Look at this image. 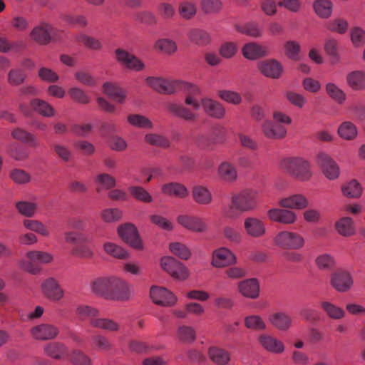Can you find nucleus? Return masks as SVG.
<instances>
[{"label": "nucleus", "mask_w": 365, "mask_h": 365, "mask_svg": "<svg viewBox=\"0 0 365 365\" xmlns=\"http://www.w3.org/2000/svg\"><path fill=\"white\" fill-rule=\"evenodd\" d=\"M232 205L224 210L225 216L235 220L243 212L256 210L259 205V194L254 189H244L232 195Z\"/></svg>", "instance_id": "f257e3e1"}, {"label": "nucleus", "mask_w": 365, "mask_h": 365, "mask_svg": "<svg viewBox=\"0 0 365 365\" xmlns=\"http://www.w3.org/2000/svg\"><path fill=\"white\" fill-rule=\"evenodd\" d=\"M145 85L155 91H198L196 85L180 79L166 78L162 76H148L145 78Z\"/></svg>", "instance_id": "f03ea898"}, {"label": "nucleus", "mask_w": 365, "mask_h": 365, "mask_svg": "<svg viewBox=\"0 0 365 365\" xmlns=\"http://www.w3.org/2000/svg\"><path fill=\"white\" fill-rule=\"evenodd\" d=\"M279 168L300 181H308L312 176L308 160L301 157H287L279 163Z\"/></svg>", "instance_id": "7ed1b4c3"}, {"label": "nucleus", "mask_w": 365, "mask_h": 365, "mask_svg": "<svg viewBox=\"0 0 365 365\" xmlns=\"http://www.w3.org/2000/svg\"><path fill=\"white\" fill-rule=\"evenodd\" d=\"M273 243L277 247L282 250H299L304 247L305 239L297 232L282 230L274 235Z\"/></svg>", "instance_id": "20e7f679"}, {"label": "nucleus", "mask_w": 365, "mask_h": 365, "mask_svg": "<svg viewBox=\"0 0 365 365\" xmlns=\"http://www.w3.org/2000/svg\"><path fill=\"white\" fill-rule=\"evenodd\" d=\"M160 266L164 271L177 280L185 281L190 277L189 269L173 257H163L160 259Z\"/></svg>", "instance_id": "39448f33"}, {"label": "nucleus", "mask_w": 365, "mask_h": 365, "mask_svg": "<svg viewBox=\"0 0 365 365\" xmlns=\"http://www.w3.org/2000/svg\"><path fill=\"white\" fill-rule=\"evenodd\" d=\"M185 103L187 105H192L195 110H198L202 106L205 113L212 118L220 119L225 115L223 106L220 103L210 98L202 99L200 103L190 96L186 98Z\"/></svg>", "instance_id": "423d86ee"}, {"label": "nucleus", "mask_w": 365, "mask_h": 365, "mask_svg": "<svg viewBox=\"0 0 365 365\" xmlns=\"http://www.w3.org/2000/svg\"><path fill=\"white\" fill-rule=\"evenodd\" d=\"M118 234L132 248L137 250H143L144 249L143 242L137 227L134 225L126 223L120 225L118 227Z\"/></svg>", "instance_id": "0eeeda50"}, {"label": "nucleus", "mask_w": 365, "mask_h": 365, "mask_svg": "<svg viewBox=\"0 0 365 365\" xmlns=\"http://www.w3.org/2000/svg\"><path fill=\"white\" fill-rule=\"evenodd\" d=\"M150 297L152 302L159 306L171 307L176 304L177 297L165 287L152 286L150 289Z\"/></svg>", "instance_id": "6e6552de"}, {"label": "nucleus", "mask_w": 365, "mask_h": 365, "mask_svg": "<svg viewBox=\"0 0 365 365\" xmlns=\"http://www.w3.org/2000/svg\"><path fill=\"white\" fill-rule=\"evenodd\" d=\"M316 163L327 179L333 180L339 178V167L328 154L323 152L318 153Z\"/></svg>", "instance_id": "1a4fd4ad"}, {"label": "nucleus", "mask_w": 365, "mask_h": 365, "mask_svg": "<svg viewBox=\"0 0 365 365\" xmlns=\"http://www.w3.org/2000/svg\"><path fill=\"white\" fill-rule=\"evenodd\" d=\"M236 263L235 254L227 247H219L212 252L211 264L214 267L223 268Z\"/></svg>", "instance_id": "9d476101"}, {"label": "nucleus", "mask_w": 365, "mask_h": 365, "mask_svg": "<svg viewBox=\"0 0 365 365\" xmlns=\"http://www.w3.org/2000/svg\"><path fill=\"white\" fill-rule=\"evenodd\" d=\"M257 68L263 76L272 79L279 78L284 72L282 64L274 58L258 62Z\"/></svg>", "instance_id": "9b49d317"}, {"label": "nucleus", "mask_w": 365, "mask_h": 365, "mask_svg": "<svg viewBox=\"0 0 365 365\" xmlns=\"http://www.w3.org/2000/svg\"><path fill=\"white\" fill-rule=\"evenodd\" d=\"M133 295V290L129 284L123 279L115 277L108 299L125 301Z\"/></svg>", "instance_id": "f8f14e48"}, {"label": "nucleus", "mask_w": 365, "mask_h": 365, "mask_svg": "<svg viewBox=\"0 0 365 365\" xmlns=\"http://www.w3.org/2000/svg\"><path fill=\"white\" fill-rule=\"evenodd\" d=\"M115 53L117 61L125 68L135 71H141L145 69V63L140 58L125 50L118 48Z\"/></svg>", "instance_id": "ddd939ff"}, {"label": "nucleus", "mask_w": 365, "mask_h": 365, "mask_svg": "<svg viewBox=\"0 0 365 365\" xmlns=\"http://www.w3.org/2000/svg\"><path fill=\"white\" fill-rule=\"evenodd\" d=\"M330 283L337 292H346L353 286L354 279L349 272L338 270L331 274Z\"/></svg>", "instance_id": "4468645a"}, {"label": "nucleus", "mask_w": 365, "mask_h": 365, "mask_svg": "<svg viewBox=\"0 0 365 365\" xmlns=\"http://www.w3.org/2000/svg\"><path fill=\"white\" fill-rule=\"evenodd\" d=\"M267 215L272 222L284 225H293L297 220V214L287 208H270L267 210Z\"/></svg>", "instance_id": "2eb2a0df"}, {"label": "nucleus", "mask_w": 365, "mask_h": 365, "mask_svg": "<svg viewBox=\"0 0 365 365\" xmlns=\"http://www.w3.org/2000/svg\"><path fill=\"white\" fill-rule=\"evenodd\" d=\"M257 341L260 346L267 352L274 354H281L285 351L284 343L278 338L269 334L259 335Z\"/></svg>", "instance_id": "dca6fc26"}, {"label": "nucleus", "mask_w": 365, "mask_h": 365, "mask_svg": "<svg viewBox=\"0 0 365 365\" xmlns=\"http://www.w3.org/2000/svg\"><path fill=\"white\" fill-rule=\"evenodd\" d=\"M41 288L43 296L51 301L58 302L64 297L63 289L58 282L53 277L44 280Z\"/></svg>", "instance_id": "f3484780"}, {"label": "nucleus", "mask_w": 365, "mask_h": 365, "mask_svg": "<svg viewBox=\"0 0 365 365\" xmlns=\"http://www.w3.org/2000/svg\"><path fill=\"white\" fill-rule=\"evenodd\" d=\"M126 98V93H103V96L97 97V103L104 111L113 113L115 110L113 103H123Z\"/></svg>", "instance_id": "a211bd4d"}, {"label": "nucleus", "mask_w": 365, "mask_h": 365, "mask_svg": "<svg viewBox=\"0 0 365 365\" xmlns=\"http://www.w3.org/2000/svg\"><path fill=\"white\" fill-rule=\"evenodd\" d=\"M54 34L55 29L51 24L43 22L31 30L30 37L38 44L46 45Z\"/></svg>", "instance_id": "6ab92c4d"}, {"label": "nucleus", "mask_w": 365, "mask_h": 365, "mask_svg": "<svg viewBox=\"0 0 365 365\" xmlns=\"http://www.w3.org/2000/svg\"><path fill=\"white\" fill-rule=\"evenodd\" d=\"M244 228L250 237L260 238L265 235L267 227L265 222L255 217H247L244 220Z\"/></svg>", "instance_id": "aec40b11"}, {"label": "nucleus", "mask_w": 365, "mask_h": 365, "mask_svg": "<svg viewBox=\"0 0 365 365\" xmlns=\"http://www.w3.org/2000/svg\"><path fill=\"white\" fill-rule=\"evenodd\" d=\"M115 278V276H108L95 279L90 284L91 292L108 299Z\"/></svg>", "instance_id": "412c9836"}, {"label": "nucleus", "mask_w": 365, "mask_h": 365, "mask_svg": "<svg viewBox=\"0 0 365 365\" xmlns=\"http://www.w3.org/2000/svg\"><path fill=\"white\" fill-rule=\"evenodd\" d=\"M177 221L183 227L194 232H203L207 228L206 223L201 218L195 216L179 215Z\"/></svg>", "instance_id": "4be33fe9"}, {"label": "nucleus", "mask_w": 365, "mask_h": 365, "mask_svg": "<svg viewBox=\"0 0 365 365\" xmlns=\"http://www.w3.org/2000/svg\"><path fill=\"white\" fill-rule=\"evenodd\" d=\"M31 334L36 340L46 341L56 338L58 334V329L50 324H41L34 327L31 329Z\"/></svg>", "instance_id": "5701e85b"}, {"label": "nucleus", "mask_w": 365, "mask_h": 365, "mask_svg": "<svg viewBox=\"0 0 365 365\" xmlns=\"http://www.w3.org/2000/svg\"><path fill=\"white\" fill-rule=\"evenodd\" d=\"M309 205L308 199L302 194H294L279 200V205L289 210H303Z\"/></svg>", "instance_id": "b1692460"}, {"label": "nucleus", "mask_w": 365, "mask_h": 365, "mask_svg": "<svg viewBox=\"0 0 365 365\" xmlns=\"http://www.w3.org/2000/svg\"><path fill=\"white\" fill-rule=\"evenodd\" d=\"M239 292L248 299H257L259 296V283L256 278H250L240 282L238 284Z\"/></svg>", "instance_id": "393cba45"}, {"label": "nucleus", "mask_w": 365, "mask_h": 365, "mask_svg": "<svg viewBox=\"0 0 365 365\" xmlns=\"http://www.w3.org/2000/svg\"><path fill=\"white\" fill-rule=\"evenodd\" d=\"M264 135L268 138L281 139L286 136L287 129L283 125L276 124L270 120H266L262 125Z\"/></svg>", "instance_id": "a878e982"}, {"label": "nucleus", "mask_w": 365, "mask_h": 365, "mask_svg": "<svg viewBox=\"0 0 365 365\" xmlns=\"http://www.w3.org/2000/svg\"><path fill=\"white\" fill-rule=\"evenodd\" d=\"M268 320L273 327L279 331H287L292 326L290 317L282 312H274L269 314Z\"/></svg>", "instance_id": "bb28decb"}, {"label": "nucleus", "mask_w": 365, "mask_h": 365, "mask_svg": "<svg viewBox=\"0 0 365 365\" xmlns=\"http://www.w3.org/2000/svg\"><path fill=\"white\" fill-rule=\"evenodd\" d=\"M210 360L217 365H227L231 360V354L224 349L210 346L207 350Z\"/></svg>", "instance_id": "cd10ccee"}, {"label": "nucleus", "mask_w": 365, "mask_h": 365, "mask_svg": "<svg viewBox=\"0 0 365 365\" xmlns=\"http://www.w3.org/2000/svg\"><path fill=\"white\" fill-rule=\"evenodd\" d=\"M192 195L194 201L202 205H210L213 200L211 191L208 187L203 185L194 186L192 190Z\"/></svg>", "instance_id": "c85d7f7f"}, {"label": "nucleus", "mask_w": 365, "mask_h": 365, "mask_svg": "<svg viewBox=\"0 0 365 365\" xmlns=\"http://www.w3.org/2000/svg\"><path fill=\"white\" fill-rule=\"evenodd\" d=\"M242 54L247 59L255 60L266 56L267 52L265 47L257 43L251 42L243 46Z\"/></svg>", "instance_id": "c756f323"}, {"label": "nucleus", "mask_w": 365, "mask_h": 365, "mask_svg": "<svg viewBox=\"0 0 365 365\" xmlns=\"http://www.w3.org/2000/svg\"><path fill=\"white\" fill-rule=\"evenodd\" d=\"M219 178L226 182H232L237 178V172L235 167L230 163H222L217 170Z\"/></svg>", "instance_id": "7c9ffc66"}, {"label": "nucleus", "mask_w": 365, "mask_h": 365, "mask_svg": "<svg viewBox=\"0 0 365 365\" xmlns=\"http://www.w3.org/2000/svg\"><path fill=\"white\" fill-rule=\"evenodd\" d=\"M335 229L339 235L346 237L353 236L356 233L354 221L349 217L339 219L335 223Z\"/></svg>", "instance_id": "2f4dec72"}, {"label": "nucleus", "mask_w": 365, "mask_h": 365, "mask_svg": "<svg viewBox=\"0 0 365 365\" xmlns=\"http://www.w3.org/2000/svg\"><path fill=\"white\" fill-rule=\"evenodd\" d=\"M162 192L165 195L185 199L189 195L186 187L180 183L170 182L162 187Z\"/></svg>", "instance_id": "473e14b6"}, {"label": "nucleus", "mask_w": 365, "mask_h": 365, "mask_svg": "<svg viewBox=\"0 0 365 365\" xmlns=\"http://www.w3.org/2000/svg\"><path fill=\"white\" fill-rule=\"evenodd\" d=\"M31 108L38 114L51 118L55 115V110L47 102L35 98L30 101Z\"/></svg>", "instance_id": "72a5a7b5"}, {"label": "nucleus", "mask_w": 365, "mask_h": 365, "mask_svg": "<svg viewBox=\"0 0 365 365\" xmlns=\"http://www.w3.org/2000/svg\"><path fill=\"white\" fill-rule=\"evenodd\" d=\"M197 11V5L192 1L182 0L178 4V14L185 20H190L194 18Z\"/></svg>", "instance_id": "f704fd0d"}, {"label": "nucleus", "mask_w": 365, "mask_h": 365, "mask_svg": "<svg viewBox=\"0 0 365 365\" xmlns=\"http://www.w3.org/2000/svg\"><path fill=\"white\" fill-rule=\"evenodd\" d=\"M349 86L354 90L365 89V72L355 71L349 73L346 76Z\"/></svg>", "instance_id": "c9c22d12"}, {"label": "nucleus", "mask_w": 365, "mask_h": 365, "mask_svg": "<svg viewBox=\"0 0 365 365\" xmlns=\"http://www.w3.org/2000/svg\"><path fill=\"white\" fill-rule=\"evenodd\" d=\"M176 336L180 342L191 344L196 339V332L193 327L183 325L178 327Z\"/></svg>", "instance_id": "e433bc0d"}, {"label": "nucleus", "mask_w": 365, "mask_h": 365, "mask_svg": "<svg viewBox=\"0 0 365 365\" xmlns=\"http://www.w3.org/2000/svg\"><path fill=\"white\" fill-rule=\"evenodd\" d=\"M91 325L95 328L103 329L108 331H117L120 329L119 324L108 318L92 319Z\"/></svg>", "instance_id": "4c0bfd02"}, {"label": "nucleus", "mask_w": 365, "mask_h": 365, "mask_svg": "<svg viewBox=\"0 0 365 365\" xmlns=\"http://www.w3.org/2000/svg\"><path fill=\"white\" fill-rule=\"evenodd\" d=\"M313 9L319 17L327 19L332 13L333 4L329 0H316L313 3Z\"/></svg>", "instance_id": "58836bf2"}, {"label": "nucleus", "mask_w": 365, "mask_h": 365, "mask_svg": "<svg viewBox=\"0 0 365 365\" xmlns=\"http://www.w3.org/2000/svg\"><path fill=\"white\" fill-rule=\"evenodd\" d=\"M12 137L24 143H28L30 146L36 148L39 145V142L36 137L33 134L21 128L14 129L11 132Z\"/></svg>", "instance_id": "ea45409f"}, {"label": "nucleus", "mask_w": 365, "mask_h": 365, "mask_svg": "<svg viewBox=\"0 0 365 365\" xmlns=\"http://www.w3.org/2000/svg\"><path fill=\"white\" fill-rule=\"evenodd\" d=\"M244 322L245 327L248 329L256 331H261L267 329V324L259 315H248L245 318Z\"/></svg>", "instance_id": "a19ab883"}, {"label": "nucleus", "mask_w": 365, "mask_h": 365, "mask_svg": "<svg viewBox=\"0 0 365 365\" xmlns=\"http://www.w3.org/2000/svg\"><path fill=\"white\" fill-rule=\"evenodd\" d=\"M103 249L108 255L117 259H125L130 257V254L126 250L113 242H106Z\"/></svg>", "instance_id": "79ce46f5"}, {"label": "nucleus", "mask_w": 365, "mask_h": 365, "mask_svg": "<svg viewBox=\"0 0 365 365\" xmlns=\"http://www.w3.org/2000/svg\"><path fill=\"white\" fill-rule=\"evenodd\" d=\"M26 257L31 262L41 264H50L53 261V255L41 250H31L26 253Z\"/></svg>", "instance_id": "37998d69"}, {"label": "nucleus", "mask_w": 365, "mask_h": 365, "mask_svg": "<svg viewBox=\"0 0 365 365\" xmlns=\"http://www.w3.org/2000/svg\"><path fill=\"white\" fill-rule=\"evenodd\" d=\"M26 78V73L24 68L16 67L11 68L7 76V81L9 85L17 86L23 84Z\"/></svg>", "instance_id": "c03bdc74"}, {"label": "nucleus", "mask_w": 365, "mask_h": 365, "mask_svg": "<svg viewBox=\"0 0 365 365\" xmlns=\"http://www.w3.org/2000/svg\"><path fill=\"white\" fill-rule=\"evenodd\" d=\"M337 133L344 140H351L357 136L358 130L354 124L345 121L339 126Z\"/></svg>", "instance_id": "a18cd8bd"}, {"label": "nucleus", "mask_w": 365, "mask_h": 365, "mask_svg": "<svg viewBox=\"0 0 365 365\" xmlns=\"http://www.w3.org/2000/svg\"><path fill=\"white\" fill-rule=\"evenodd\" d=\"M45 354L55 359H61L66 352V347L58 342H52L46 344L43 348Z\"/></svg>", "instance_id": "49530a36"}, {"label": "nucleus", "mask_w": 365, "mask_h": 365, "mask_svg": "<svg viewBox=\"0 0 365 365\" xmlns=\"http://www.w3.org/2000/svg\"><path fill=\"white\" fill-rule=\"evenodd\" d=\"M23 225L26 229L36 232L43 237H48L50 236V232L48 228L39 220L26 219L23 221Z\"/></svg>", "instance_id": "de8ad7c7"}, {"label": "nucleus", "mask_w": 365, "mask_h": 365, "mask_svg": "<svg viewBox=\"0 0 365 365\" xmlns=\"http://www.w3.org/2000/svg\"><path fill=\"white\" fill-rule=\"evenodd\" d=\"M169 250L174 255L183 260L189 259L192 255L190 248L186 245L179 242L170 243Z\"/></svg>", "instance_id": "09e8293b"}, {"label": "nucleus", "mask_w": 365, "mask_h": 365, "mask_svg": "<svg viewBox=\"0 0 365 365\" xmlns=\"http://www.w3.org/2000/svg\"><path fill=\"white\" fill-rule=\"evenodd\" d=\"M188 38L192 42L199 46L207 45L210 41V36L209 34L200 29H193L190 31L188 33Z\"/></svg>", "instance_id": "8fccbe9b"}, {"label": "nucleus", "mask_w": 365, "mask_h": 365, "mask_svg": "<svg viewBox=\"0 0 365 365\" xmlns=\"http://www.w3.org/2000/svg\"><path fill=\"white\" fill-rule=\"evenodd\" d=\"M236 29L240 33L254 38H259L262 35V30L257 23H247L243 25H237Z\"/></svg>", "instance_id": "3c124183"}, {"label": "nucleus", "mask_w": 365, "mask_h": 365, "mask_svg": "<svg viewBox=\"0 0 365 365\" xmlns=\"http://www.w3.org/2000/svg\"><path fill=\"white\" fill-rule=\"evenodd\" d=\"M200 6L205 14H215L222 9L223 4L220 0H201Z\"/></svg>", "instance_id": "603ef678"}, {"label": "nucleus", "mask_w": 365, "mask_h": 365, "mask_svg": "<svg viewBox=\"0 0 365 365\" xmlns=\"http://www.w3.org/2000/svg\"><path fill=\"white\" fill-rule=\"evenodd\" d=\"M321 306L327 314L333 319H340L345 316V312L342 308L329 302H323Z\"/></svg>", "instance_id": "864d4df0"}, {"label": "nucleus", "mask_w": 365, "mask_h": 365, "mask_svg": "<svg viewBox=\"0 0 365 365\" xmlns=\"http://www.w3.org/2000/svg\"><path fill=\"white\" fill-rule=\"evenodd\" d=\"M342 192L347 197L358 198L362 193V187L356 180H353L342 187Z\"/></svg>", "instance_id": "5fc2aeb1"}, {"label": "nucleus", "mask_w": 365, "mask_h": 365, "mask_svg": "<svg viewBox=\"0 0 365 365\" xmlns=\"http://www.w3.org/2000/svg\"><path fill=\"white\" fill-rule=\"evenodd\" d=\"M77 316L81 319L88 318L90 322L92 319H96L99 314V311L93 307L86 304H80L76 309Z\"/></svg>", "instance_id": "6e6d98bb"}, {"label": "nucleus", "mask_w": 365, "mask_h": 365, "mask_svg": "<svg viewBox=\"0 0 365 365\" xmlns=\"http://www.w3.org/2000/svg\"><path fill=\"white\" fill-rule=\"evenodd\" d=\"M128 190L133 197L137 200L149 203L153 201L151 195L143 187L140 186H130Z\"/></svg>", "instance_id": "4d7b16f0"}, {"label": "nucleus", "mask_w": 365, "mask_h": 365, "mask_svg": "<svg viewBox=\"0 0 365 365\" xmlns=\"http://www.w3.org/2000/svg\"><path fill=\"white\" fill-rule=\"evenodd\" d=\"M96 182L98 185V190H109L116 185V180L111 175L103 173L97 175Z\"/></svg>", "instance_id": "13d9d810"}, {"label": "nucleus", "mask_w": 365, "mask_h": 365, "mask_svg": "<svg viewBox=\"0 0 365 365\" xmlns=\"http://www.w3.org/2000/svg\"><path fill=\"white\" fill-rule=\"evenodd\" d=\"M155 48L166 54H173L177 51V44L171 39L160 38L155 42Z\"/></svg>", "instance_id": "bf43d9fd"}, {"label": "nucleus", "mask_w": 365, "mask_h": 365, "mask_svg": "<svg viewBox=\"0 0 365 365\" xmlns=\"http://www.w3.org/2000/svg\"><path fill=\"white\" fill-rule=\"evenodd\" d=\"M315 263L319 269L329 270L334 267L335 260L331 255L322 254L317 257Z\"/></svg>", "instance_id": "052dcab7"}, {"label": "nucleus", "mask_w": 365, "mask_h": 365, "mask_svg": "<svg viewBox=\"0 0 365 365\" xmlns=\"http://www.w3.org/2000/svg\"><path fill=\"white\" fill-rule=\"evenodd\" d=\"M284 53L286 56L294 61L299 59V54L300 52V45L295 41H288L284 44Z\"/></svg>", "instance_id": "680f3d73"}, {"label": "nucleus", "mask_w": 365, "mask_h": 365, "mask_svg": "<svg viewBox=\"0 0 365 365\" xmlns=\"http://www.w3.org/2000/svg\"><path fill=\"white\" fill-rule=\"evenodd\" d=\"M223 235L232 243L240 244L242 240L241 232L232 226H225L223 228Z\"/></svg>", "instance_id": "e2e57ef3"}, {"label": "nucleus", "mask_w": 365, "mask_h": 365, "mask_svg": "<svg viewBox=\"0 0 365 365\" xmlns=\"http://www.w3.org/2000/svg\"><path fill=\"white\" fill-rule=\"evenodd\" d=\"M71 361L76 365H91V358L80 350H73L69 354Z\"/></svg>", "instance_id": "0e129e2a"}, {"label": "nucleus", "mask_w": 365, "mask_h": 365, "mask_svg": "<svg viewBox=\"0 0 365 365\" xmlns=\"http://www.w3.org/2000/svg\"><path fill=\"white\" fill-rule=\"evenodd\" d=\"M348 22L346 20L339 18L329 21L327 24V28L329 30L340 34L346 33L348 29Z\"/></svg>", "instance_id": "69168bd1"}, {"label": "nucleus", "mask_w": 365, "mask_h": 365, "mask_svg": "<svg viewBox=\"0 0 365 365\" xmlns=\"http://www.w3.org/2000/svg\"><path fill=\"white\" fill-rule=\"evenodd\" d=\"M9 155L16 160H24L29 157L28 150L17 144H11L9 147Z\"/></svg>", "instance_id": "338daca9"}, {"label": "nucleus", "mask_w": 365, "mask_h": 365, "mask_svg": "<svg viewBox=\"0 0 365 365\" xmlns=\"http://www.w3.org/2000/svg\"><path fill=\"white\" fill-rule=\"evenodd\" d=\"M76 40L82 43L87 48L93 50H100L102 48V44L98 39L93 37L81 34L77 36Z\"/></svg>", "instance_id": "774afa93"}]
</instances>
